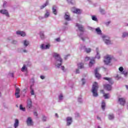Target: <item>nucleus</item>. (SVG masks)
<instances>
[{
    "instance_id": "1",
    "label": "nucleus",
    "mask_w": 128,
    "mask_h": 128,
    "mask_svg": "<svg viewBox=\"0 0 128 128\" xmlns=\"http://www.w3.org/2000/svg\"><path fill=\"white\" fill-rule=\"evenodd\" d=\"M53 58H54V64L58 68L62 66V59L60 58V56L58 53H54L52 54Z\"/></svg>"
},
{
    "instance_id": "2",
    "label": "nucleus",
    "mask_w": 128,
    "mask_h": 128,
    "mask_svg": "<svg viewBox=\"0 0 128 128\" xmlns=\"http://www.w3.org/2000/svg\"><path fill=\"white\" fill-rule=\"evenodd\" d=\"M76 26H78L79 30L80 32V33H78V36L79 38L83 41L84 42L86 40L88 39V38L87 36H84V26L80 24H76Z\"/></svg>"
},
{
    "instance_id": "3",
    "label": "nucleus",
    "mask_w": 128,
    "mask_h": 128,
    "mask_svg": "<svg viewBox=\"0 0 128 128\" xmlns=\"http://www.w3.org/2000/svg\"><path fill=\"white\" fill-rule=\"evenodd\" d=\"M105 80H108L109 84H105L104 85V88L107 90H112V85L114 84V80L111 78L104 77L103 78Z\"/></svg>"
},
{
    "instance_id": "4",
    "label": "nucleus",
    "mask_w": 128,
    "mask_h": 128,
    "mask_svg": "<svg viewBox=\"0 0 128 128\" xmlns=\"http://www.w3.org/2000/svg\"><path fill=\"white\" fill-rule=\"evenodd\" d=\"M98 85L96 82H94L92 89L93 96L96 97L98 96Z\"/></svg>"
},
{
    "instance_id": "5",
    "label": "nucleus",
    "mask_w": 128,
    "mask_h": 128,
    "mask_svg": "<svg viewBox=\"0 0 128 128\" xmlns=\"http://www.w3.org/2000/svg\"><path fill=\"white\" fill-rule=\"evenodd\" d=\"M112 62V56L110 55H106L104 56V64L108 66L110 63Z\"/></svg>"
},
{
    "instance_id": "6",
    "label": "nucleus",
    "mask_w": 128,
    "mask_h": 128,
    "mask_svg": "<svg viewBox=\"0 0 128 128\" xmlns=\"http://www.w3.org/2000/svg\"><path fill=\"white\" fill-rule=\"evenodd\" d=\"M102 40L106 44H110L112 41L110 38L107 36L104 35L102 36Z\"/></svg>"
},
{
    "instance_id": "7",
    "label": "nucleus",
    "mask_w": 128,
    "mask_h": 128,
    "mask_svg": "<svg viewBox=\"0 0 128 128\" xmlns=\"http://www.w3.org/2000/svg\"><path fill=\"white\" fill-rule=\"evenodd\" d=\"M90 60L89 62V66H92L94 64V58H92V59H90V57H86L85 58L86 62H88V60Z\"/></svg>"
},
{
    "instance_id": "8",
    "label": "nucleus",
    "mask_w": 128,
    "mask_h": 128,
    "mask_svg": "<svg viewBox=\"0 0 128 128\" xmlns=\"http://www.w3.org/2000/svg\"><path fill=\"white\" fill-rule=\"evenodd\" d=\"M26 122L27 124V126H34V122H32V118L28 117L26 121Z\"/></svg>"
},
{
    "instance_id": "9",
    "label": "nucleus",
    "mask_w": 128,
    "mask_h": 128,
    "mask_svg": "<svg viewBox=\"0 0 128 128\" xmlns=\"http://www.w3.org/2000/svg\"><path fill=\"white\" fill-rule=\"evenodd\" d=\"M66 126H70L72 123V117H67L66 118Z\"/></svg>"
},
{
    "instance_id": "10",
    "label": "nucleus",
    "mask_w": 128,
    "mask_h": 128,
    "mask_svg": "<svg viewBox=\"0 0 128 128\" xmlns=\"http://www.w3.org/2000/svg\"><path fill=\"white\" fill-rule=\"evenodd\" d=\"M0 14H4L6 18H10V13H8V12L6 10H0Z\"/></svg>"
},
{
    "instance_id": "11",
    "label": "nucleus",
    "mask_w": 128,
    "mask_h": 128,
    "mask_svg": "<svg viewBox=\"0 0 128 128\" xmlns=\"http://www.w3.org/2000/svg\"><path fill=\"white\" fill-rule=\"evenodd\" d=\"M71 10L72 12H74V14H81L82 12V10H80L74 7L72 8Z\"/></svg>"
},
{
    "instance_id": "12",
    "label": "nucleus",
    "mask_w": 128,
    "mask_h": 128,
    "mask_svg": "<svg viewBox=\"0 0 128 128\" xmlns=\"http://www.w3.org/2000/svg\"><path fill=\"white\" fill-rule=\"evenodd\" d=\"M26 106L28 108H32V99L30 98H28L27 100Z\"/></svg>"
},
{
    "instance_id": "13",
    "label": "nucleus",
    "mask_w": 128,
    "mask_h": 128,
    "mask_svg": "<svg viewBox=\"0 0 128 128\" xmlns=\"http://www.w3.org/2000/svg\"><path fill=\"white\" fill-rule=\"evenodd\" d=\"M80 50H84V52H87V54L92 52V49H90V48H86V46H83L82 45H81Z\"/></svg>"
},
{
    "instance_id": "14",
    "label": "nucleus",
    "mask_w": 128,
    "mask_h": 128,
    "mask_svg": "<svg viewBox=\"0 0 128 128\" xmlns=\"http://www.w3.org/2000/svg\"><path fill=\"white\" fill-rule=\"evenodd\" d=\"M118 102L122 106H124L126 104V98H119Z\"/></svg>"
},
{
    "instance_id": "15",
    "label": "nucleus",
    "mask_w": 128,
    "mask_h": 128,
    "mask_svg": "<svg viewBox=\"0 0 128 128\" xmlns=\"http://www.w3.org/2000/svg\"><path fill=\"white\" fill-rule=\"evenodd\" d=\"M118 70L122 74H124V76H128V72L124 70V68L122 66L118 68Z\"/></svg>"
},
{
    "instance_id": "16",
    "label": "nucleus",
    "mask_w": 128,
    "mask_h": 128,
    "mask_svg": "<svg viewBox=\"0 0 128 128\" xmlns=\"http://www.w3.org/2000/svg\"><path fill=\"white\" fill-rule=\"evenodd\" d=\"M98 70H100V68H96L94 70L96 78L100 80V74L98 73Z\"/></svg>"
},
{
    "instance_id": "17",
    "label": "nucleus",
    "mask_w": 128,
    "mask_h": 128,
    "mask_svg": "<svg viewBox=\"0 0 128 128\" xmlns=\"http://www.w3.org/2000/svg\"><path fill=\"white\" fill-rule=\"evenodd\" d=\"M64 18L66 20H67L68 22H70V20H72V19L70 18V14L68 12L65 13V15L64 16Z\"/></svg>"
},
{
    "instance_id": "18",
    "label": "nucleus",
    "mask_w": 128,
    "mask_h": 128,
    "mask_svg": "<svg viewBox=\"0 0 128 128\" xmlns=\"http://www.w3.org/2000/svg\"><path fill=\"white\" fill-rule=\"evenodd\" d=\"M20 88H16L15 96L16 98H20Z\"/></svg>"
},
{
    "instance_id": "19",
    "label": "nucleus",
    "mask_w": 128,
    "mask_h": 128,
    "mask_svg": "<svg viewBox=\"0 0 128 128\" xmlns=\"http://www.w3.org/2000/svg\"><path fill=\"white\" fill-rule=\"evenodd\" d=\"M52 12L55 16L58 14V7L56 6H54L52 8Z\"/></svg>"
},
{
    "instance_id": "20",
    "label": "nucleus",
    "mask_w": 128,
    "mask_h": 128,
    "mask_svg": "<svg viewBox=\"0 0 128 128\" xmlns=\"http://www.w3.org/2000/svg\"><path fill=\"white\" fill-rule=\"evenodd\" d=\"M22 43L25 48H27L30 44V41L28 40H24Z\"/></svg>"
},
{
    "instance_id": "21",
    "label": "nucleus",
    "mask_w": 128,
    "mask_h": 128,
    "mask_svg": "<svg viewBox=\"0 0 128 128\" xmlns=\"http://www.w3.org/2000/svg\"><path fill=\"white\" fill-rule=\"evenodd\" d=\"M16 34L18 36H26V32L22 31H16Z\"/></svg>"
},
{
    "instance_id": "22",
    "label": "nucleus",
    "mask_w": 128,
    "mask_h": 128,
    "mask_svg": "<svg viewBox=\"0 0 128 128\" xmlns=\"http://www.w3.org/2000/svg\"><path fill=\"white\" fill-rule=\"evenodd\" d=\"M20 125V122L18 121V119L15 120V122L14 123V128H18V126Z\"/></svg>"
},
{
    "instance_id": "23",
    "label": "nucleus",
    "mask_w": 128,
    "mask_h": 128,
    "mask_svg": "<svg viewBox=\"0 0 128 128\" xmlns=\"http://www.w3.org/2000/svg\"><path fill=\"white\" fill-rule=\"evenodd\" d=\"M100 92H102V94H104V98H106V99L110 98V94H104V90H101Z\"/></svg>"
},
{
    "instance_id": "24",
    "label": "nucleus",
    "mask_w": 128,
    "mask_h": 128,
    "mask_svg": "<svg viewBox=\"0 0 128 128\" xmlns=\"http://www.w3.org/2000/svg\"><path fill=\"white\" fill-rule=\"evenodd\" d=\"M122 38H128V32H124L122 33Z\"/></svg>"
},
{
    "instance_id": "25",
    "label": "nucleus",
    "mask_w": 128,
    "mask_h": 128,
    "mask_svg": "<svg viewBox=\"0 0 128 128\" xmlns=\"http://www.w3.org/2000/svg\"><path fill=\"white\" fill-rule=\"evenodd\" d=\"M50 10H46V12L44 15V18H48V16H50Z\"/></svg>"
},
{
    "instance_id": "26",
    "label": "nucleus",
    "mask_w": 128,
    "mask_h": 128,
    "mask_svg": "<svg viewBox=\"0 0 128 128\" xmlns=\"http://www.w3.org/2000/svg\"><path fill=\"white\" fill-rule=\"evenodd\" d=\"M96 58H98V60H100V56L98 53V48H96Z\"/></svg>"
},
{
    "instance_id": "27",
    "label": "nucleus",
    "mask_w": 128,
    "mask_h": 128,
    "mask_svg": "<svg viewBox=\"0 0 128 128\" xmlns=\"http://www.w3.org/2000/svg\"><path fill=\"white\" fill-rule=\"evenodd\" d=\"M26 47L22 48L20 49V52H24V54H26L28 52V50L26 48Z\"/></svg>"
},
{
    "instance_id": "28",
    "label": "nucleus",
    "mask_w": 128,
    "mask_h": 128,
    "mask_svg": "<svg viewBox=\"0 0 128 128\" xmlns=\"http://www.w3.org/2000/svg\"><path fill=\"white\" fill-rule=\"evenodd\" d=\"M40 38H42V40H44V38H46L43 31L40 32Z\"/></svg>"
},
{
    "instance_id": "29",
    "label": "nucleus",
    "mask_w": 128,
    "mask_h": 128,
    "mask_svg": "<svg viewBox=\"0 0 128 128\" xmlns=\"http://www.w3.org/2000/svg\"><path fill=\"white\" fill-rule=\"evenodd\" d=\"M108 118L110 120H112L114 118V114H109L108 115Z\"/></svg>"
},
{
    "instance_id": "30",
    "label": "nucleus",
    "mask_w": 128,
    "mask_h": 128,
    "mask_svg": "<svg viewBox=\"0 0 128 128\" xmlns=\"http://www.w3.org/2000/svg\"><path fill=\"white\" fill-rule=\"evenodd\" d=\"M48 1H46L44 4L40 6V10H42V8H46V6H48Z\"/></svg>"
},
{
    "instance_id": "31",
    "label": "nucleus",
    "mask_w": 128,
    "mask_h": 128,
    "mask_svg": "<svg viewBox=\"0 0 128 128\" xmlns=\"http://www.w3.org/2000/svg\"><path fill=\"white\" fill-rule=\"evenodd\" d=\"M30 94L31 96H34V90L33 89L32 86H30Z\"/></svg>"
},
{
    "instance_id": "32",
    "label": "nucleus",
    "mask_w": 128,
    "mask_h": 128,
    "mask_svg": "<svg viewBox=\"0 0 128 128\" xmlns=\"http://www.w3.org/2000/svg\"><path fill=\"white\" fill-rule=\"evenodd\" d=\"M78 66L79 68H84V63L80 62L78 64Z\"/></svg>"
},
{
    "instance_id": "33",
    "label": "nucleus",
    "mask_w": 128,
    "mask_h": 128,
    "mask_svg": "<svg viewBox=\"0 0 128 128\" xmlns=\"http://www.w3.org/2000/svg\"><path fill=\"white\" fill-rule=\"evenodd\" d=\"M96 32L98 34H102V30H100V28H98L96 29Z\"/></svg>"
},
{
    "instance_id": "34",
    "label": "nucleus",
    "mask_w": 128,
    "mask_h": 128,
    "mask_svg": "<svg viewBox=\"0 0 128 128\" xmlns=\"http://www.w3.org/2000/svg\"><path fill=\"white\" fill-rule=\"evenodd\" d=\"M64 100V96H62V94H60L58 96V102H62Z\"/></svg>"
},
{
    "instance_id": "35",
    "label": "nucleus",
    "mask_w": 128,
    "mask_h": 128,
    "mask_svg": "<svg viewBox=\"0 0 128 128\" xmlns=\"http://www.w3.org/2000/svg\"><path fill=\"white\" fill-rule=\"evenodd\" d=\"M106 108V102H104V101L103 100L102 103V108L103 110H104V108Z\"/></svg>"
},
{
    "instance_id": "36",
    "label": "nucleus",
    "mask_w": 128,
    "mask_h": 128,
    "mask_svg": "<svg viewBox=\"0 0 128 128\" xmlns=\"http://www.w3.org/2000/svg\"><path fill=\"white\" fill-rule=\"evenodd\" d=\"M21 70L22 72H26V70H28V68H26V65L23 66Z\"/></svg>"
},
{
    "instance_id": "37",
    "label": "nucleus",
    "mask_w": 128,
    "mask_h": 128,
    "mask_svg": "<svg viewBox=\"0 0 128 128\" xmlns=\"http://www.w3.org/2000/svg\"><path fill=\"white\" fill-rule=\"evenodd\" d=\"M20 110H22V112H26V108H23L22 104L20 105Z\"/></svg>"
},
{
    "instance_id": "38",
    "label": "nucleus",
    "mask_w": 128,
    "mask_h": 128,
    "mask_svg": "<svg viewBox=\"0 0 128 128\" xmlns=\"http://www.w3.org/2000/svg\"><path fill=\"white\" fill-rule=\"evenodd\" d=\"M40 48H41V50H46V44H42L40 46Z\"/></svg>"
},
{
    "instance_id": "39",
    "label": "nucleus",
    "mask_w": 128,
    "mask_h": 128,
    "mask_svg": "<svg viewBox=\"0 0 128 128\" xmlns=\"http://www.w3.org/2000/svg\"><path fill=\"white\" fill-rule=\"evenodd\" d=\"M100 14H106V11H104V10H103L102 8H100Z\"/></svg>"
},
{
    "instance_id": "40",
    "label": "nucleus",
    "mask_w": 128,
    "mask_h": 128,
    "mask_svg": "<svg viewBox=\"0 0 128 128\" xmlns=\"http://www.w3.org/2000/svg\"><path fill=\"white\" fill-rule=\"evenodd\" d=\"M92 20H94V22H98V18H96V16H92Z\"/></svg>"
},
{
    "instance_id": "41",
    "label": "nucleus",
    "mask_w": 128,
    "mask_h": 128,
    "mask_svg": "<svg viewBox=\"0 0 128 128\" xmlns=\"http://www.w3.org/2000/svg\"><path fill=\"white\" fill-rule=\"evenodd\" d=\"M50 48V44H45V50H48Z\"/></svg>"
},
{
    "instance_id": "42",
    "label": "nucleus",
    "mask_w": 128,
    "mask_h": 128,
    "mask_svg": "<svg viewBox=\"0 0 128 128\" xmlns=\"http://www.w3.org/2000/svg\"><path fill=\"white\" fill-rule=\"evenodd\" d=\"M6 4H8V2H4L3 4V8H6Z\"/></svg>"
},
{
    "instance_id": "43",
    "label": "nucleus",
    "mask_w": 128,
    "mask_h": 128,
    "mask_svg": "<svg viewBox=\"0 0 128 128\" xmlns=\"http://www.w3.org/2000/svg\"><path fill=\"white\" fill-rule=\"evenodd\" d=\"M12 44H18V41L16 40H12Z\"/></svg>"
},
{
    "instance_id": "44",
    "label": "nucleus",
    "mask_w": 128,
    "mask_h": 128,
    "mask_svg": "<svg viewBox=\"0 0 128 128\" xmlns=\"http://www.w3.org/2000/svg\"><path fill=\"white\" fill-rule=\"evenodd\" d=\"M82 84H86V80H84V78H82Z\"/></svg>"
},
{
    "instance_id": "45",
    "label": "nucleus",
    "mask_w": 128,
    "mask_h": 128,
    "mask_svg": "<svg viewBox=\"0 0 128 128\" xmlns=\"http://www.w3.org/2000/svg\"><path fill=\"white\" fill-rule=\"evenodd\" d=\"M116 80H120V76L118 74H117L116 76Z\"/></svg>"
},
{
    "instance_id": "46",
    "label": "nucleus",
    "mask_w": 128,
    "mask_h": 128,
    "mask_svg": "<svg viewBox=\"0 0 128 128\" xmlns=\"http://www.w3.org/2000/svg\"><path fill=\"white\" fill-rule=\"evenodd\" d=\"M78 102H82V98L80 97L78 98Z\"/></svg>"
},
{
    "instance_id": "47",
    "label": "nucleus",
    "mask_w": 128,
    "mask_h": 128,
    "mask_svg": "<svg viewBox=\"0 0 128 128\" xmlns=\"http://www.w3.org/2000/svg\"><path fill=\"white\" fill-rule=\"evenodd\" d=\"M44 16H38V19L39 20H44Z\"/></svg>"
},
{
    "instance_id": "48",
    "label": "nucleus",
    "mask_w": 128,
    "mask_h": 128,
    "mask_svg": "<svg viewBox=\"0 0 128 128\" xmlns=\"http://www.w3.org/2000/svg\"><path fill=\"white\" fill-rule=\"evenodd\" d=\"M43 122H46V117L44 116L42 118Z\"/></svg>"
},
{
    "instance_id": "49",
    "label": "nucleus",
    "mask_w": 128,
    "mask_h": 128,
    "mask_svg": "<svg viewBox=\"0 0 128 128\" xmlns=\"http://www.w3.org/2000/svg\"><path fill=\"white\" fill-rule=\"evenodd\" d=\"M55 40H56V42H60V38H56Z\"/></svg>"
},
{
    "instance_id": "50",
    "label": "nucleus",
    "mask_w": 128,
    "mask_h": 128,
    "mask_svg": "<svg viewBox=\"0 0 128 128\" xmlns=\"http://www.w3.org/2000/svg\"><path fill=\"white\" fill-rule=\"evenodd\" d=\"M67 2H68V4H72V0H67Z\"/></svg>"
},
{
    "instance_id": "51",
    "label": "nucleus",
    "mask_w": 128,
    "mask_h": 128,
    "mask_svg": "<svg viewBox=\"0 0 128 128\" xmlns=\"http://www.w3.org/2000/svg\"><path fill=\"white\" fill-rule=\"evenodd\" d=\"M7 40L8 42H10V40H12V37H8Z\"/></svg>"
},
{
    "instance_id": "52",
    "label": "nucleus",
    "mask_w": 128,
    "mask_h": 128,
    "mask_svg": "<svg viewBox=\"0 0 128 128\" xmlns=\"http://www.w3.org/2000/svg\"><path fill=\"white\" fill-rule=\"evenodd\" d=\"M61 70L64 72V66H61Z\"/></svg>"
},
{
    "instance_id": "53",
    "label": "nucleus",
    "mask_w": 128,
    "mask_h": 128,
    "mask_svg": "<svg viewBox=\"0 0 128 128\" xmlns=\"http://www.w3.org/2000/svg\"><path fill=\"white\" fill-rule=\"evenodd\" d=\"M110 24V21H108V22H106V26H108V24Z\"/></svg>"
},
{
    "instance_id": "54",
    "label": "nucleus",
    "mask_w": 128,
    "mask_h": 128,
    "mask_svg": "<svg viewBox=\"0 0 128 128\" xmlns=\"http://www.w3.org/2000/svg\"><path fill=\"white\" fill-rule=\"evenodd\" d=\"M40 78H41L42 80H44V78H45V77H44V76H40Z\"/></svg>"
},
{
    "instance_id": "55",
    "label": "nucleus",
    "mask_w": 128,
    "mask_h": 128,
    "mask_svg": "<svg viewBox=\"0 0 128 128\" xmlns=\"http://www.w3.org/2000/svg\"><path fill=\"white\" fill-rule=\"evenodd\" d=\"M80 72V70L78 69L76 70V74H78Z\"/></svg>"
},
{
    "instance_id": "56",
    "label": "nucleus",
    "mask_w": 128,
    "mask_h": 128,
    "mask_svg": "<svg viewBox=\"0 0 128 128\" xmlns=\"http://www.w3.org/2000/svg\"><path fill=\"white\" fill-rule=\"evenodd\" d=\"M34 116H38V113L36 112H34Z\"/></svg>"
},
{
    "instance_id": "57",
    "label": "nucleus",
    "mask_w": 128,
    "mask_h": 128,
    "mask_svg": "<svg viewBox=\"0 0 128 128\" xmlns=\"http://www.w3.org/2000/svg\"><path fill=\"white\" fill-rule=\"evenodd\" d=\"M97 120H100V117L97 116Z\"/></svg>"
},
{
    "instance_id": "58",
    "label": "nucleus",
    "mask_w": 128,
    "mask_h": 128,
    "mask_svg": "<svg viewBox=\"0 0 128 128\" xmlns=\"http://www.w3.org/2000/svg\"><path fill=\"white\" fill-rule=\"evenodd\" d=\"M55 116H56V118H58V114H56Z\"/></svg>"
},
{
    "instance_id": "59",
    "label": "nucleus",
    "mask_w": 128,
    "mask_h": 128,
    "mask_svg": "<svg viewBox=\"0 0 128 128\" xmlns=\"http://www.w3.org/2000/svg\"><path fill=\"white\" fill-rule=\"evenodd\" d=\"M126 90H128V85L126 86Z\"/></svg>"
},
{
    "instance_id": "60",
    "label": "nucleus",
    "mask_w": 128,
    "mask_h": 128,
    "mask_svg": "<svg viewBox=\"0 0 128 128\" xmlns=\"http://www.w3.org/2000/svg\"><path fill=\"white\" fill-rule=\"evenodd\" d=\"M68 22H66L65 23H64V24H65L66 26V24H68Z\"/></svg>"
},
{
    "instance_id": "61",
    "label": "nucleus",
    "mask_w": 128,
    "mask_h": 128,
    "mask_svg": "<svg viewBox=\"0 0 128 128\" xmlns=\"http://www.w3.org/2000/svg\"><path fill=\"white\" fill-rule=\"evenodd\" d=\"M0 96H2V92H0Z\"/></svg>"
},
{
    "instance_id": "62",
    "label": "nucleus",
    "mask_w": 128,
    "mask_h": 128,
    "mask_svg": "<svg viewBox=\"0 0 128 128\" xmlns=\"http://www.w3.org/2000/svg\"><path fill=\"white\" fill-rule=\"evenodd\" d=\"M65 60H66V57H65Z\"/></svg>"
},
{
    "instance_id": "63",
    "label": "nucleus",
    "mask_w": 128,
    "mask_h": 128,
    "mask_svg": "<svg viewBox=\"0 0 128 128\" xmlns=\"http://www.w3.org/2000/svg\"><path fill=\"white\" fill-rule=\"evenodd\" d=\"M128 26V24H127V25H126Z\"/></svg>"
},
{
    "instance_id": "64",
    "label": "nucleus",
    "mask_w": 128,
    "mask_h": 128,
    "mask_svg": "<svg viewBox=\"0 0 128 128\" xmlns=\"http://www.w3.org/2000/svg\"><path fill=\"white\" fill-rule=\"evenodd\" d=\"M88 0V2H90V0Z\"/></svg>"
}]
</instances>
